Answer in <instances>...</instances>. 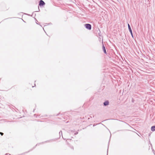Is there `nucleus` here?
Returning <instances> with one entry per match:
<instances>
[{"label": "nucleus", "instance_id": "f257e3e1", "mask_svg": "<svg viewBox=\"0 0 155 155\" xmlns=\"http://www.w3.org/2000/svg\"><path fill=\"white\" fill-rule=\"evenodd\" d=\"M85 28L89 30H91V25L89 24H86L84 25Z\"/></svg>", "mask_w": 155, "mask_h": 155}, {"label": "nucleus", "instance_id": "f03ea898", "mask_svg": "<svg viewBox=\"0 0 155 155\" xmlns=\"http://www.w3.org/2000/svg\"><path fill=\"white\" fill-rule=\"evenodd\" d=\"M128 29L129 31L130 32V33L131 35L132 36V37L133 38L134 37H133V34L132 31V30H131V28L130 26V25L129 24H128Z\"/></svg>", "mask_w": 155, "mask_h": 155}, {"label": "nucleus", "instance_id": "7ed1b4c3", "mask_svg": "<svg viewBox=\"0 0 155 155\" xmlns=\"http://www.w3.org/2000/svg\"><path fill=\"white\" fill-rule=\"evenodd\" d=\"M45 3L43 1H42V0H40V1H39V5L40 7L45 5Z\"/></svg>", "mask_w": 155, "mask_h": 155}, {"label": "nucleus", "instance_id": "20e7f679", "mask_svg": "<svg viewBox=\"0 0 155 155\" xmlns=\"http://www.w3.org/2000/svg\"><path fill=\"white\" fill-rule=\"evenodd\" d=\"M109 102L108 101H106L103 103L104 106H107L109 104Z\"/></svg>", "mask_w": 155, "mask_h": 155}, {"label": "nucleus", "instance_id": "39448f33", "mask_svg": "<svg viewBox=\"0 0 155 155\" xmlns=\"http://www.w3.org/2000/svg\"><path fill=\"white\" fill-rule=\"evenodd\" d=\"M102 49H103V51H104V53L105 54H106L107 52H106V50L105 49V48L103 44V46H102Z\"/></svg>", "mask_w": 155, "mask_h": 155}, {"label": "nucleus", "instance_id": "423d86ee", "mask_svg": "<svg viewBox=\"0 0 155 155\" xmlns=\"http://www.w3.org/2000/svg\"><path fill=\"white\" fill-rule=\"evenodd\" d=\"M151 130L152 131H155V125L152 126L151 127Z\"/></svg>", "mask_w": 155, "mask_h": 155}, {"label": "nucleus", "instance_id": "0eeeda50", "mask_svg": "<svg viewBox=\"0 0 155 155\" xmlns=\"http://www.w3.org/2000/svg\"><path fill=\"white\" fill-rule=\"evenodd\" d=\"M0 134H1L2 136L3 135V133L0 132Z\"/></svg>", "mask_w": 155, "mask_h": 155}, {"label": "nucleus", "instance_id": "6e6552de", "mask_svg": "<svg viewBox=\"0 0 155 155\" xmlns=\"http://www.w3.org/2000/svg\"><path fill=\"white\" fill-rule=\"evenodd\" d=\"M60 133H61V134L62 135V132L61 131H60L59 133V134H60Z\"/></svg>", "mask_w": 155, "mask_h": 155}, {"label": "nucleus", "instance_id": "1a4fd4ad", "mask_svg": "<svg viewBox=\"0 0 155 155\" xmlns=\"http://www.w3.org/2000/svg\"><path fill=\"white\" fill-rule=\"evenodd\" d=\"M78 134V132H76L74 133V134L75 135H76L77 134Z\"/></svg>", "mask_w": 155, "mask_h": 155}, {"label": "nucleus", "instance_id": "9d476101", "mask_svg": "<svg viewBox=\"0 0 155 155\" xmlns=\"http://www.w3.org/2000/svg\"><path fill=\"white\" fill-rule=\"evenodd\" d=\"M71 148H72L73 149H74V148H73V147H71Z\"/></svg>", "mask_w": 155, "mask_h": 155}, {"label": "nucleus", "instance_id": "9b49d317", "mask_svg": "<svg viewBox=\"0 0 155 155\" xmlns=\"http://www.w3.org/2000/svg\"><path fill=\"white\" fill-rule=\"evenodd\" d=\"M155 152L154 151H153V153H154V154H155Z\"/></svg>", "mask_w": 155, "mask_h": 155}, {"label": "nucleus", "instance_id": "f8f14e48", "mask_svg": "<svg viewBox=\"0 0 155 155\" xmlns=\"http://www.w3.org/2000/svg\"><path fill=\"white\" fill-rule=\"evenodd\" d=\"M38 8L39 11V10H40V9H39V7H38Z\"/></svg>", "mask_w": 155, "mask_h": 155}]
</instances>
